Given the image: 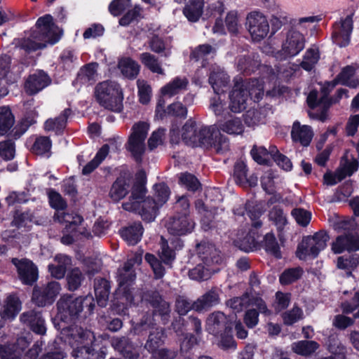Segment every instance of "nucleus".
<instances>
[{"label": "nucleus", "mask_w": 359, "mask_h": 359, "mask_svg": "<svg viewBox=\"0 0 359 359\" xmlns=\"http://www.w3.org/2000/svg\"><path fill=\"white\" fill-rule=\"evenodd\" d=\"M57 29L53 23L52 16L46 15L39 18L35 27L25 32L24 36L14 39L13 44L16 48L29 54L44 48L47 43L53 45L57 43L61 37Z\"/></svg>", "instance_id": "obj_1"}, {"label": "nucleus", "mask_w": 359, "mask_h": 359, "mask_svg": "<svg viewBox=\"0 0 359 359\" xmlns=\"http://www.w3.org/2000/svg\"><path fill=\"white\" fill-rule=\"evenodd\" d=\"M183 141L191 147L211 148L218 154H223L229 149V139L210 126L197 123L189 119L182 127Z\"/></svg>", "instance_id": "obj_2"}, {"label": "nucleus", "mask_w": 359, "mask_h": 359, "mask_svg": "<svg viewBox=\"0 0 359 359\" xmlns=\"http://www.w3.org/2000/svg\"><path fill=\"white\" fill-rule=\"evenodd\" d=\"M60 326L62 338L73 348L72 356L75 359H104L105 353L103 351H95L89 346L95 338L90 330L75 324Z\"/></svg>", "instance_id": "obj_3"}, {"label": "nucleus", "mask_w": 359, "mask_h": 359, "mask_svg": "<svg viewBox=\"0 0 359 359\" xmlns=\"http://www.w3.org/2000/svg\"><path fill=\"white\" fill-rule=\"evenodd\" d=\"M149 302L153 308V312L144 314L140 322L134 326V332L137 334H141L144 331L153 328L156 325L155 317H159L163 325H166L170 320V304L158 292H152Z\"/></svg>", "instance_id": "obj_4"}, {"label": "nucleus", "mask_w": 359, "mask_h": 359, "mask_svg": "<svg viewBox=\"0 0 359 359\" xmlns=\"http://www.w3.org/2000/svg\"><path fill=\"white\" fill-rule=\"evenodd\" d=\"M95 96L100 105L106 109L120 112L123 109V91L120 85L114 81L99 83L95 88Z\"/></svg>", "instance_id": "obj_5"}, {"label": "nucleus", "mask_w": 359, "mask_h": 359, "mask_svg": "<svg viewBox=\"0 0 359 359\" xmlns=\"http://www.w3.org/2000/svg\"><path fill=\"white\" fill-rule=\"evenodd\" d=\"M92 296L85 297H74L71 295H63L57 303V318L64 323H72L78 318L83 311V304L88 305L92 311L95 306Z\"/></svg>", "instance_id": "obj_6"}, {"label": "nucleus", "mask_w": 359, "mask_h": 359, "mask_svg": "<svg viewBox=\"0 0 359 359\" xmlns=\"http://www.w3.org/2000/svg\"><path fill=\"white\" fill-rule=\"evenodd\" d=\"M329 238L328 234L323 231L304 237L298 245L297 256L300 259H306L308 257H316L319 252L326 248Z\"/></svg>", "instance_id": "obj_7"}, {"label": "nucleus", "mask_w": 359, "mask_h": 359, "mask_svg": "<svg viewBox=\"0 0 359 359\" xmlns=\"http://www.w3.org/2000/svg\"><path fill=\"white\" fill-rule=\"evenodd\" d=\"M116 278L118 283L117 294H122L121 303L126 306L131 305L134 302V297L130 286L135 279L132 260H128L123 267L118 269Z\"/></svg>", "instance_id": "obj_8"}, {"label": "nucleus", "mask_w": 359, "mask_h": 359, "mask_svg": "<svg viewBox=\"0 0 359 359\" xmlns=\"http://www.w3.org/2000/svg\"><path fill=\"white\" fill-rule=\"evenodd\" d=\"M245 25L253 41H262L269 32V23L266 16L257 9L246 15Z\"/></svg>", "instance_id": "obj_9"}, {"label": "nucleus", "mask_w": 359, "mask_h": 359, "mask_svg": "<svg viewBox=\"0 0 359 359\" xmlns=\"http://www.w3.org/2000/svg\"><path fill=\"white\" fill-rule=\"evenodd\" d=\"M149 125L144 121L136 123L132 127V133L128 141L127 149L136 161H140L145 151V139L147 136Z\"/></svg>", "instance_id": "obj_10"}, {"label": "nucleus", "mask_w": 359, "mask_h": 359, "mask_svg": "<svg viewBox=\"0 0 359 359\" xmlns=\"http://www.w3.org/2000/svg\"><path fill=\"white\" fill-rule=\"evenodd\" d=\"M306 39L301 32L295 28L290 29L282 43L279 55L281 59H287L297 55L305 48Z\"/></svg>", "instance_id": "obj_11"}, {"label": "nucleus", "mask_w": 359, "mask_h": 359, "mask_svg": "<svg viewBox=\"0 0 359 359\" xmlns=\"http://www.w3.org/2000/svg\"><path fill=\"white\" fill-rule=\"evenodd\" d=\"M61 290L57 281L49 282L47 285L34 287L32 300L38 306H45L53 303Z\"/></svg>", "instance_id": "obj_12"}, {"label": "nucleus", "mask_w": 359, "mask_h": 359, "mask_svg": "<svg viewBox=\"0 0 359 359\" xmlns=\"http://www.w3.org/2000/svg\"><path fill=\"white\" fill-rule=\"evenodd\" d=\"M165 226L170 234L184 236L193 231L195 223L187 213L178 212L167 220Z\"/></svg>", "instance_id": "obj_13"}, {"label": "nucleus", "mask_w": 359, "mask_h": 359, "mask_svg": "<svg viewBox=\"0 0 359 359\" xmlns=\"http://www.w3.org/2000/svg\"><path fill=\"white\" fill-rule=\"evenodd\" d=\"M352 15V14L347 15L333 25L332 40L340 47H345L349 44L353 30Z\"/></svg>", "instance_id": "obj_14"}, {"label": "nucleus", "mask_w": 359, "mask_h": 359, "mask_svg": "<svg viewBox=\"0 0 359 359\" xmlns=\"http://www.w3.org/2000/svg\"><path fill=\"white\" fill-rule=\"evenodd\" d=\"M12 264L15 266L19 278L27 285H32L38 278L36 266L29 259L13 258Z\"/></svg>", "instance_id": "obj_15"}, {"label": "nucleus", "mask_w": 359, "mask_h": 359, "mask_svg": "<svg viewBox=\"0 0 359 359\" xmlns=\"http://www.w3.org/2000/svg\"><path fill=\"white\" fill-rule=\"evenodd\" d=\"M161 248L158 256L163 263L169 267L175 259V250H180L183 247V243L180 238L170 240L169 242L163 236L161 238Z\"/></svg>", "instance_id": "obj_16"}, {"label": "nucleus", "mask_w": 359, "mask_h": 359, "mask_svg": "<svg viewBox=\"0 0 359 359\" xmlns=\"http://www.w3.org/2000/svg\"><path fill=\"white\" fill-rule=\"evenodd\" d=\"M229 329L231 330V323L224 313L215 311L208 316L207 330L210 334L217 336L222 332H226Z\"/></svg>", "instance_id": "obj_17"}, {"label": "nucleus", "mask_w": 359, "mask_h": 359, "mask_svg": "<svg viewBox=\"0 0 359 359\" xmlns=\"http://www.w3.org/2000/svg\"><path fill=\"white\" fill-rule=\"evenodd\" d=\"M229 109L232 112L239 113L244 110L247 107L248 99L247 89L244 88V85L236 82L229 95Z\"/></svg>", "instance_id": "obj_18"}, {"label": "nucleus", "mask_w": 359, "mask_h": 359, "mask_svg": "<svg viewBox=\"0 0 359 359\" xmlns=\"http://www.w3.org/2000/svg\"><path fill=\"white\" fill-rule=\"evenodd\" d=\"M332 250L335 254L344 251H355L359 250V235L344 233L337 237L332 245Z\"/></svg>", "instance_id": "obj_19"}, {"label": "nucleus", "mask_w": 359, "mask_h": 359, "mask_svg": "<svg viewBox=\"0 0 359 359\" xmlns=\"http://www.w3.org/2000/svg\"><path fill=\"white\" fill-rule=\"evenodd\" d=\"M112 347L127 359H138L139 349L127 337H113L111 340Z\"/></svg>", "instance_id": "obj_20"}, {"label": "nucleus", "mask_w": 359, "mask_h": 359, "mask_svg": "<svg viewBox=\"0 0 359 359\" xmlns=\"http://www.w3.org/2000/svg\"><path fill=\"white\" fill-rule=\"evenodd\" d=\"M21 323L29 326L31 330L39 334H44L46 331L45 320L41 313L33 310L22 313L20 316Z\"/></svg>", "instance_id": "obj_21"}, {"label": "nucleus", "mask_w": 359, "mask_h": 359, "mask_svg": "<svg viewBox=\"0 0 359 359\" xmlns=\"http://www.w3.org/2000/svg\"><path fill=\"white\" fill-rule=\"evenodd\" d=\"M314 133L311 126L301 125L299 121H294L291 130V137L294 143H298L302 147H308Z\"/></svg>", "instance_id": "obj_22"}, {"label": "nucleus", "mask_w": 359, "mask_h": 359, "mask_svg": "<svg viewBox=\"0 0 359 359\" xmlns=\"http://www.w3.org/2000/svg\"><path fill=\"white\" fill-rule=\"evenodd\" d=\"M50 82L48 76L43 71H39L30 75L25 84V91L34 95L46 87Z\"/></svg>", "instance_id": "obj_23"}, {"label": "nucleus", "mask_w": 359, "mask_h": 359, "mask_svg": "<svg viewBox=\"0 0 359 359\" xmlns=\"http://www.w3.org/2000/svg\"><path fill=\"white\" fill-rule=\"evenodd\" d=\"M220 290L212 287L195 301L196 311H206L219 303Z\"/></svg>", "instance_id": "obj_24"}, {"label": "nucleus", "mask_w": 359, "mask_h": 359, "mask_svg": "<svg viewBox=\"0 0 359 359\" xmlns=\"http://www.w3.org/2000/svg\"><path fill=\"white\" fill-rule=\"evenodd\" d=\"M198 258L203 264L210 266L213 264H217L221 261L219 252L215 245L208 243H202L197 245Z\"/></svg>", "instance_id": "obj_25"}, {"label": "nucleus", "mask_w": 359, "mask_h": 359, "mask_svg": "<svg viewBox=\"0 0 359 359\" xmlns=\"http://www.w3.org/2000/svg\"><path fill=\"white\" fill-rule=\"evenodd\" d=\"M189 83L186 76H176L161 88V93L163 96L172 97L187 90Z\"/></svg>", "instance_id": "obj_26"}, {"label": "nucleus", "mask_w": 359, "mask_h": 359, "mask_svg": "<svg viewBox=\"0 0 359 359\" xmlns=\"http://www.w3.org/2000/svg\"><path fill=\"white\" fill-rule=\"evenodd\" d=\"M146 193V189L143 182L137 181L132 187L131 196L129 201L123 203V208L127 211L136 210L140 205Z\"/></svg>", "instance_id": "obj_27"}, {"label": "nucleus", "mask_w": 359, "mask_h": 359, "mask_svg": "<svg viewBox=\"0 0 359 359\" xmlns=\"http://www.w3.org/2000/svg\"><path fill=\"white\" fill-rule=\"evenodd\" d=\"M160 208L153 198L148 197L140 201V205L138 209L131 212H137L144 220L151 222L156 218Z\"/></svg>", "instance_id": "obj_28"}, {"label": "nucleus", "mask_w": 359, "mask_h": 359, "mask_svg": "<svg viewBox=\"0 0 359 359\" xmlns=\"http://www.w3.org/2000/svg\"><path fill=\"white\" fill-rule=\"evenodd\" d=\"M55 264H50L48 270L51 276L57 279L62 278L68 267L72 265V259L69 256L60 254L55 257Z\"/></svg>", "instance_id": "obj_29"}, {"label": "nucleus", "mask_w": 359, "mask_h": 359, "mask_svg": "<svg viewBox=\"0 0 359 359\" xmlns=\"http://www.w3.org/2000/svg\"><path fill=\"white\" fill-rule=\"evenodd\" d=\"M229 82V76L219 67H215L210 72L209 83L216 94L224 92V88L227 86Z\"/></svg>", "instance_id": "obj_30"}, {"label": "nucleus", "mask_w": 359, "mask_h": 359, "mask_svg": "<svg viewBox=\"0 0 359 359\" xmlns=\"http://www.w3.org/2000/svg\"><path fill=\"white\" fill-rule=\"evenodd\" d=\"M143 231L144 229L140 222H134L133 224L121 229L120 234L128 245H134L141 240Z\"/></svg>", "instance_id": "obj_31"}, {"label": "nucleus", "mask_w": 359, "mask_h": 359, "mask_svg": "<svg viewBox=\"0 0 359 359\" xmlns=\"http://www.w3.org/2000/svg\"><path fill=\"white\" fill-rule=\"evenodd\" d=\"M130 187V180L120 177L113 183L109 196L114 202H118L123 198L128 193Z\"/></svg>", "instance_id": "obj_32"}, {"label": "nucleus", "mask_w": 359, "mask_h": 359, "mask_svg": "<svg viewBox=\"0 0 359 359\" xmlns=\"http://www.w3.org/2000/svg\"><path fill=\"white\" fill-rule=\"evenodd\" d=\"M204 0H189L183 9V14L189 22H196L202 16Z\"/></svg>", "instance_id": "obj_33"}, {"label": "nucleus", "mask_w": 359, "mask_h": 359, "mask_svg": "<svg viewBox=\"0 0 359 359\" xmlns=\"http://www.w3.org/2000/svg\"><path fill=\"white\" fill-rule=\"evenodd\" d=\"M95 294L97 304L101 307H105L108 302L110 285L104 278H97L94 284Z\"/></svg>", "instance_id": "obj_34"}, {"label": "nucleus", "mask_w": 359, "mask_h": 359, "mask_svg": "<svg viewBox=\"0 0 359 359\" xmlns=\"http://www.w3.org/2000/svg\"><path fill=\"white\" fill-rule=\"evenodd\" d=\"M233 135H242L244 132V126L238 117L230 118L218 123V130Z\"/></svg>", "instance_id": "obj_35"}, {"label": "nucleus", "mask_w": 359, "mask_h": 359, "mask_svg": "<svg viewBox=\"0 0 359 359\" xmlns=\"http://www.w3.org/2000/svg\"><path fill=\"white\" fill-rule=\"evenodd\" d=\"M165 331L161 327H156L149 332L148 339L144 344V348L150 353L156 352L164 343Z\"/></svg>", "instance_id": "obj_36"}, {"label": "nucleus", "mask_w": 359, "mask_h": 359, "mask_svg": "<svg viewBox=\"0 0 359 359\" xmlns=\"http://www.w3.org/2000/svg\"><path fill=\"white\" fill-rule=\"evenodd\" d=\"M71 114L72 110L67 108L58 117L54 119H48L44 124L45 130L47 131H54L56 133H62L66 126L67 120Z\"/></svg>", "instance_id": "obj_37"}, {"label": "nucleus", "mask_w": 359, "mask_h": 359, "mask_svg": "<svg viewBox=\"0 0 359 359\" xmlns=\"http://www.w3.org/2000/svg\"><path fill=\"white\" fill-rule=\"evenodd\" d=\"M118 67L126 78L133 79L139 74L140 65L130 57H123L118 61Z\"/></svg>", "instance_id": "obj_38"}, {"label": "nucleus", "mask_w": 359, "mask_h": 359, "mask_svg": "<svg viewBox=\"0 0 359 359\" xmlns=\"http://www.w3.org/2000/svg\"><path fill=\"white\" fill-rule=\"evenodd\" d=\"M238 69L243 73L250 74L260 67V60L257 55L241 56L237 62Z\"/></svg>", "instance_id": "obj_39"}, {"label": "nucleus", "mask_w": 359, "mask_h": 359, "mask_svg": "<svg viewBox=\"0 0 359 359\" xmlns=\"http://www.w3.org/2000/svg\"><path fill=\"white\" fill-rule=\"evenodd\" d=\"M97 63L93 62L85 65L77 75V81L82 84H93L97 79Z\"/></svg>", "instance_id": "obj_40"}, {"label": "nucleus", "mask_w": 359, "mask_h": 359, "mask_svg": "<svg viewBox=\"0 0 359 359\" xmlns=\"http://www.w3.org/2000/svg\"><path fill=\"white\" fill-rule=\"evenodd\" d=\"M20 310V303L17 297L9 295L4 306L0 315L3 319H13Z\"/></svg>", "instance_id": "obj_41"}, {"label": "nucleus", "mask_w": 359, "mask_h": 359, "mask_svg": "<svg viewBox=\"0 0 359 359\" xmlns=\"http://www.w3.org/2000/svg\"><path fill=\"white\" fill-rule=\"evenodd\" d=\"M14 123L15 118L9 107H0V136L6 135Z\"/></svg>", "instance_id": "obj_42"}, {"label": "nucleus", "mask_w": 359, "mask_h": 359, "mask_svg": "<svg viewBox=\"0 0 359 359\" xmlns=\"http://www.w3.org/2000/svg\"><path fill=\"white\" fill-rule=\"evenodd\" d=\"M244 85V88L247 89L248 97H250L255 102L259 101L264 95L263 82L259 79H252L248 82H241Z\"/></svg>", "instance_id": "obj_43"}, {"label": "nucleus", "mask_w": 359, "mask_h": 359, "mask_svg": "<svg viewBox=\"0 0 359 359\" xmlns=\"http://www.w3.org/2000/svg\"><path fill=\"white\" fill-rule=\"evenodd\" d=\"M266 116L265 109H250L244 115V121L249 127H254L265 122Z\"/></svg>", "instance_id": "obj_44"}, {"label": "nucleus", "mask_w": 359, "mask_h": 359, "mask_svg": "<svg viewBox=\"0 0 359 359\" xmlns=\"http://www.w3.org/2000/svg\"><path fill=\"white\" fill-rule=\"evenodd\" d=\"M109 151V147L107 144L103 145L97 151L94 158L83 168L82 174L87 175L93 172L108 155Z\"/></svg>", "instance_id": "obj_45"}, {"label": "nucleus", "mask_w": 359, "mask_h": 359, "mask_svg": "<svg viewBox=\"0 0 359 359\" xmlns=\"http://www.w3.org/2000/svg\"><path fill=\"white\" fill-rule=\"evenodd\" d=\"M318 348L319 344L315 341L302 340L292 345V349L294 353L304 356L311 355Z\"/></svg>", "instance_id": "obj_46"}, {"label": "nucleus", "mask_w": 359, "mask_h": 359, "mask_svg": "<svg viewBox=\"0 0 359 359\" xmlns=\"http://www.w3.org/2000/svg\"><path fill=\"white\" fill-rule=\"evenodd\" d=\"M140 60L142 63L151 72L165 75V71L155 55L149 53H142L140 55Z\"/></svg>", "instance_id": "obj_47"}, {"label": "nucleus", "mask_w": 359, "mask_h": 359, "mask_svg": "<svg viewBox=\"0 0 359 359\" xmlns=\"http://www.w3.org/2000/svg\"><path fill=\"white\" fill-rule=\"evenodd\" d=\"M251 299L252 298L248 292H245L241 297H233L228 300L226 305L235 312L238 313L251 305Z\"/></svg>", "instance_id": "obj_48"}, {"label": "nucleus", "mask_w": 359, "mask_h": 359, "mask_svg": "<svg viewBox=\"0 0 359 359\" xmlns=\"http://www.w3.org/2000/svg\"><path fill=\"white\" fill-rule=\"evenodd\" d=\"M55 217L60 223H66V228L72 231H76V226L83 222V218L80 215H72L65 212H58Z\"/></svg>", "instance_id": "obj_49"}, {"label": "nucleus", "mask_w": 359, "mask_h": 359, "mask_svg": "<svg viewBox=\"0 0 359 359\" xmlns=\"http://www.w3.org/2000/svg\"><path fill=\"white\" fill-rule=\"evenodd\" d=\"M319 58V52L317 48H309L304 55L300 66L306 71H311L318 62Z\"/></svg>", "instance_id": "obj_50"}, {"label": "nucleus", "mask_w": 359, "mask_h": 359, "mask_svg": "<svg viewBox=\"0 0 359 359\" xmlns=\"http://www.w3.org/2000/svg\"><path fill=\"white\" fill-rule=\"evenodd\" d=\"M204 264L198 263L194 268L189 271V276L191 279L201 281L208 280L210 277L211 271Z\"/></svg>", "instance_id": "obj_51"}, {"label": "nucleus", "mask_w": 359, "mask_h": 359, "mask_svg": "<svg viewBox=\"0 0 359 359\" xmlns=\"http://www.w3.org/2000/svg\"><path fill=\"white\" fill-rule=\"evenodd\" d=\"M355 69L350 65H348L342 69L341 72L336 77V81L343 85L355 87L356 82L353 80L355 74Z\"/></svg>", "instance_id": "obj_52"}, {"label": "nucleus", "mask_w": 359, "mask_h": 359, "mask_svg": "<svg viewBox=\"0 0 359 359\" xmlns=\"http://www.w3.org/2000/svg\"><path fill=\"white\" fill-rule=\"evenodd\" d=\"M175 308L179 315L184 316L191 310L196 311L195 301L192 302L184 296H178L175 299Z\"/></svg>", "instance_id": "obj_53"}, {"label": "nucleus", "mask_w": 359, "mask_h": 359, "mask_svg": "<svg viewBox=\"0 0 359 359\" xmlns=\"http://www.w3.org/2000/svg\"><path fill=\"white\" fill-rule=\"evenodd\" d=\"M303 274L301 267L291 268L285 270L280 276V282L283 285L291 284L299 280Z\"/></svg>", "instance_id": "obj_54"}, {"label": "nucleus", "mask_w": 359, "mask_h": 359, "mask_svg": "<svg viewBox=\"0 0 359 359\" xmlns=\"http://www.w3.org/2000/svg\"><path fill=\"white\" fill-rule=\"evenodd\" d=\"M264 248L267 252L273 255L276 258L281 257L280 247L273 233H268L265 235Z\"/></svg>", "instance_id": "obj_55"}, {"label": "nucleus", "mask_w": 359, "mask_h": 359, "mask_svg": "<svg viewBox=\"0 0 359 359\" xmlns=\"http://www.w3.org/2000/svg\"><path fill=\"white\" fill-rule=\"evenodd\" d=\"M269 217V219L276 226L278 231H281L287 223L286 215L279 207H273L270 210Z\"/></svg>", "instance_id": "obj_56"}, {"label": "nucleus", "mask_w": 359, "mask_h": 359, "mask_svg": "<svg viewBox=\"0 0 359 359\" xmlns=\"http://www.w3.org/2000/svg\"><path fill=\"white\" fill-rule=\"evenodd\" d=\"M154 200L160 207L166 203L170 196V189L164 183L156 184L154 186Z\"/></svg>", "instance_id": "obj_57"}, {"label": "nucleus", "mask_w": 359, "mask_h": 359, "mask_svg": "<svg viewBox=\"0 0 359 359\" xmlns=\"http://www.w3.org/2000/svg\"><path fill=\"white\" fill-rule=\"evenodd\" d=\"M144 258L151 267L155 278H161L165 273V269L162 265L163 262L160 261L154 255L150 253H147Z\"/></svg>", "instance_id": "obj_58"}, {"label": "nucleus", "mask_w": 359, "mask_h": 359, "mask_svg": "<svg viewBox=\"0 0 359 359\" xmlns=\"http://www.w3.org/2000/svg\"><path fill=\"white\" fill-rule=\"evenodd\" d=\"M283 320L284 324L292 325L304 317V313L302 309L294 306L293 308L283 313Z\"/></svg>", "instance_id": "obj_59"}, {"label": "nucleus", "mask_w": 359, "mask_h": 359, "mask_svg": "<svg viewBox=\"0 0 359 359\" xmlns=\"http://www.w3.org/2000/svg\"><path fill=\"white\" fill-rule=\"evenodd\" d=\"M272 147L270 148V149ZM252 158L259 164H267L269 160V156H271V150L269 151L264 147H253L250 151Z\"/></svg>", "instance_id": "obj_60"}, {"label": "nucleus", "mask_w": 359, "mask_h": 359, "mask_svg": "<svg viewBox=\"0 0 359 359\" xmlns=\"http://www.w3.org/2000/svg\"><path fill=\"white\" fill-rule=\"evenodd\" d=\"M179 181L181 185L193 191L198 190L201 186L198 180L194 175L189 172L181 173Z\"/></svg>", "instance_id": "obj_61"}, {"label": "nucleus", "mask_w": 359, "mask_h": 359, "mask_svg": "<svg viewBox=\"0 0 359 359\" xmlns=\"http://www.w3.org/2000/svg\"><path fill=\"white\" fill-rule=\"evenodd\" d=\"M15 142L11 140L0 142V156L5 161L12 160L15 157Z\"/></svg>", "instance_id": "obj_62"}, {"label": "nucleus", "mask_w": 359, "mask_h": 359, "mask_svg": "<svg viewBox=\"0 0 359 359\" xmlns=\"http://www.w3.org/2000/svg\"><path fill=\"white\" fill-rule=\"evenodd\" d=\"M51 148V142L48 137H39L36 139L32 147V151L37 155L48 153Z\"/></svg>", "instance_id": "obj_63"}, {"label": "nucleus", "mask_w": 359, "mask_h": 359, "mask_svg": "<svg viewBox=\"0 0 359 359\" xmlns=\"http://www.w3.org/2000/svg\"><path fill=\"white\" fill-rule=\"evenodd\" d=\"M36 122L34 117H25L11 131V136L17 140L20 138L28 129V128Z\"/></svg>", "instance_id": "obj_64"}]
</instances>
